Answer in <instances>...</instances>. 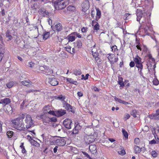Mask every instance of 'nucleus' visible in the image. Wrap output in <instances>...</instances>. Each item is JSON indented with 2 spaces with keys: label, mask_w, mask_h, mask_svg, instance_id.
Masks as SVG:
<instances>
[{
  "label": "nucleus",
  "mask_w": 159,
  "mask_h": 159,
  "mask_svg": "<svg viewBox=\"0 0 159 159\" xmlns=\"http://www.w3.org/2000/svg\"><path fill=\"white\" fill-rule=\"evenodd\" d=\"M83 154L85 155V156L88 158L89 159H92L90 156L89 155V154L86 152H83Z\"/></svg>",
  "instance_id": "53"
},
{
  "label": "nucleus",
  "mask_w": 159,
  "mask_h": 159,
  "mask_svg": "<svg viewBox=\"0 0 159 159\" xmlns=\"http://www.w3.org/2000/svg\"><path fill=\"white\" fill-rule=\"evenodd\" d=\"M75 35V36H76L77 37L79 38H81V35L79 34H78L77 32H74Z\"/></svg>",
  "instance_id": "52"
},
{
  "label": "nucleus",
  "mask_w": 159,
  "mask_h": 159,
  "mask_svg": "<svg viewBox=\"0 0 159 159\" xmlns=\"http://www.w3.org/2000/svg\"><path fill=\"white\" fill-rule=\"evenodd\" d=\"M31 143L32 145L37 147H39L40 146V144L37 141L31 139Z\"/></svg>",
  "instance_id": "23"
},
{
  "label": "nucleus",
  "mask_w": 159,
  "mask_h": 159,
  "mask_svg": "<svg viewBox=\"0 0 159 159\" xmlns=\"http://www.w3.org/2000/svg\"><path fill=\"white\" fill-rule=\"evenodd\" d=\"M6 36L7 37L9 40H11L12 39V36L11 35V33L9 30H7L6 32Z\"/></svg>",
  "instance_id": "24"
},
{
  "label": "nucleus",
  "mask_w": 159,
  "mask_h": 159,
  "mask_svg": "<svg viewBox=\"0 0 159 159\" xmlns=\"http://www.w3.org/2000/svg\"><path fill=\"white\" fill-rule=\"evenodd\" d=\"M152 155L153 157H157L158 154L155 151H152Z\"/></svg>",
  "instance_id": "44"
},
{
  "label": "nucleus",
  "mask_w": 159,
  "mask_h": 159,
  "mask_svg": "<svg viewBox=\"0 0 159 159\" xmlns=\"http://www.w3.org/2000/svg\"><path fill=\"white\" fill-rule=\"evenodd\" d=\"M11 102L10 99L9 98H5L0 100V105H1V107L9 104Z\"/></svg>",
  "instance_id": "7"
},
{
  "label": "nucleus",
  "mask_w": 159,
  "mask_h": 159,
  "mask_svg": "<svg viewBox=\"0 0 159 159\" xmlns=\"http://www.w3.org/2000/svg\"><path fill=\"white\" fill-rule=\"evenodd\" d=\"M65 39H67L68 40L69 42H73L75 41V37L74 32L69 34L68 36L66 37Z\"/></svg>",
  "instance_id": "12"
},
{
  "label": "nucleus",
  "mask_w": 159,
  "mask_h": 159,
  "mask_svg": "<svg viewBox=\"0 0 159 159\" xmlns=\"http://www.w3.org/2000/svg\"><path fill=\"white\" fill-rule=\"evenodd\" d=\"M123 80H118V83L120 85V88L121 89L125 85L124 83L122 81Z\"/></svg>",
  "instance_id": "40"
},
{
  "label": "nucleus",
  "mask_w": 159,
  "mask_h": 159,
  "mask_svg": "<svg viewBox=\"0 0 159 159\" xmlns=\"http://www.w3.org/2000/svg\"><path fill=\"white\" fill-rule=\"evenodd\" d=\"M58 99L62 101H64V100L65 98V96L61 95L58 97Z\"/></svg>",
  "instance_id": "48"
},
{
  "label": "nucleus",
  "mask_w": 159,
  "mask_h": 159,
  "mask_svg": "<svg viewBox=\"0 0 159 159\" xmlns=\"http://www.w3.org/2000/svg\"><path fill=\"white\" fill-rule=\"evenodd\" d=\"M25 115L22 114L18 118L12 120L11 122L13 125L16 129L20 131L25 130L26 129V128L25 127L23 122V119H25Z\"/></svg>",
  "instance_id": "1"
},
{
  "label": "nucleus",
  "mask_w": 159,
  "mask_h": 159,
  "mask_svg": "<svg viewBox=\"0 0 159 159\" xmlns=\"http://www.w3.org/2000/svg\"><path fill=\"white\" fill-rule=\"evenodd\" d=\"M66 113L65 110L60 109L56 111V116L57 117L62 116Z\"/></svg>",
  "instance_id": "14"
},
{
  "label": "nucleus",
  "mask_w": 159,
  "mask_h": 159,
  "mask_svg": "<svg viewBox=\"0 0 159 159\" xmlns=\"http://www.w3.org/2000/svg\"><path fill=\"white\" fill-rule=\"evenodd\" d=\"M14 82L12 81H10L7 84V86L8 88H11L14 85Z\"/></svg>",
  "instance_id": "38"
},
{
  "label": "nucleus",
  "mask_w": 159,
  "mask_h": 159,
  "mask_svg": "<svg viewBox=\"0 0 159 159\" xmlns=\"http://www.w3.org/2000/svg\"><path fill=\"white\" fill-rule=\"evenodd\" d=\"M2 107L3 109L6 110L7 112L10 111L12 110V108L11 106L8 104L5 105V106Z\"/></svg>",
  "instance_id": "17"
},
{
  "label": "nucleus",
  "mask_w": 159,
  "mask_h": 159,
  "mask_svg": "<svg viewBox=\"0 0 159 159\" xmlns=\"http://www.w3.org/2000/svg\"><path fill=\"white\" fill-rule=\"evenodd\" d=\"M47 112H48V113L51 115H52L53 116H56V111L55 112L54 111H51L50 110L49 111H47Z\"/></svg>",
  "instance_id": "47"
},
{
  "label": "nucleus",
  "mask_w": 159,
  "mask_h": 159,
  "mask_svg": "<svg viewBox=\"0 0 159 159\" xmlns=\"http://www.w3.org/2000/svg\"><path fill=\"white\" fill-rule=\"evenodd\" d=\"M44 111H48L49 109V106H46L44 107Z\"/></svg>",
  "instance_id": "63"
},
{
  "label": "nucleus",
  "mask_w": 159,
  "mask_h": 159,
  "mask_svg": "<svg viewBox=\"0 0 159 159\" xmlns=\"http://www.w3.org/2000/svg\"><path fill=\"white\" fill-rule=\"evenodd\" d=\"M148 56L149 59L150 60H151L152 61L154 62L155 61V59L152 57V56L151 54H149Z\"/></svg>",
  "instance_id": "50"
},
{
  "label": "nucleus",
  "mask_w": 159,
  "mask_h": 159,
  "mask_svg": "<svg viewBox=\"0 0 159 159\" xmlns=\"http://www.w3.org/2000/svg\"><path fill=\"white\" fill-rule=\"evenodd\" d=\"M34 65V63L32 61L29 62V66L30 67H33Z\"/></svg>",
  "instance_id": "62"
},
{
  "label": "nucleus",
  "mask_w": 159,
  "mask_h": 159,
  "mask_svg": "<svg viewBox=\"0 0 159 159\" xmlns=\"http://www.w3.org/2000/svg\"><path fill=\"white\" fill-rule=\"evenodd\" d=\"M21 83L23 85L29 87L32 85V82L30 80H24L21 81Z\"/></svg>",
  "instance_id": "15"
},
{
  "label": "nucleus",
  "mask_w": 159,
  "mask_h": 159,
  "mask_svg": "<svg viewBox=\"0 0 159 159\" xmlns=\"http://www.w3.org/2000/svg\"><path fill=\"white\" fill-rule=\"evenodd\" d=\"M77 45L76 46L78 48H81L82 47V43L81 41L79 40H77L76 42Z\"/></svg>",
  "instance_id": "35"
},
{
  "label": "nucleus",
  "mask_w": 159,
  "mask_h": 159,
  "mask_svg": "<svg viewBox=\"0 0 159 159\" xmlns=\"http://www.w3.org/2000/svg\"><path fill=\"white\" fill-rule=\"evenodd\" d=\"M25 121L26 129H28L32 127L33 126L34 122L32 119L31 116L29 115H27L26 116L25 115Z\"/></svg>",
  "instance_id": "2"
},
{
  "label": "nucleus",
  "mask_w": 159,
  "mask_h": 159,
  "mask_svg": "<svg viewBox=\"0 0 159 159\" xmlns=\"http://www.w3.org/2000/svg\"><path fill=\"white\" fill-rule=\"evenodd\" d=\"M39 12L43 17H48L49 16V13L46 9L41 8L39 10Z\"/></svg>",
  "instance_id": "10"
},
{
  "label": "nucleus",
  "mask_w": 159,
  "mask_h": 159,
  "mask_svg": "<svg viewBox=\"0 0 159 159\" xmlns=\"http://www.w3.org/2000/svg\"><path fill=\"white\" fill-rule=\"evenodd\" d=\"M125 120H127L129 119L130 117V116L129 114H126L125 115Z\"/></svg>",
  "instance_id": "60"
},
{
  "label": "nucleus",
  "mask_w": 159,
  "mask_h": 159,
  "mask_svg": "<svg viewBox=\"0 0 159 159\" xmlns=\"http://www.w3.org/2000/svg\"><path fill=\"white\" fill-rule=\"evenodd\" d=\"M144 32L145 33V34L147 35H149V33H148L147 32L148 30H150V28L149 26L148 25H146L145 26V27H144Z\"/></svg>",
  "instance_id": "26"
},
{
  "label": "nucleus",
  "mask_w": 159,
  "mask_h": 159,
  "mask_svg": "<svg viewBox=\"0 0 159 159\" xmlns=\"http://www.w3.org/2000/svg\"><path fill=\"white\" fill-rule=\"evenodd\" d=\"M90 152L93 154H95L97 152V147L95 145H91L89 147Z\"/></svg>",
  "instance_id": "13"
},
{
  "label": "nucleus",
  "mask_w": 159,
  "mask_h": 159,
  "mask_svg": "<svg viewBox=\"0 0 159 159\" xmlns=\"http://www.w3.org/2000/svg\"><path fill=\"white\" fill-rule=\"evenodd\" d=\"M40 70L44 72H47L48 70V67L46 66H41L40 67Z\"/></svg>",
  "instance_id": "25"
},
{
  "label": "nucleus",
  "mask_w": 159,
  "mask_h": 159,
  "mask_svg": "<svg viewBox=\"0 0 159 159\" xmlns=\"http://www.w3.org/2000/svg\"><path fill=\"white\" fill-rule=\"evenodd\" d=\"M62 104L63 107L66 110L73 113L75 112V108L68 104L65 101L63 102Z\"/></svg>",
  "instance_id": "3"
},
{
  "label": "nucleus",
  "mask_w": 159,
  "mask_h": 159,
  "mask_svg": "<svg viewBox=\"0 0 159 159\" xmlns=\"http://www.w3.org/2000/svg\"><path fill=\"white\" fill-rule=\"evenodd\" d=\"M134 152L135 153H139L141 152L140 148L137 146H135L134 147Z\"/></svg>",
  "instance_id": "31"
},
{
  "label": "nucleus",
  "mask_w": 159,
  "mask_h": 159,
  "mask_svg": "<svg viewBox=\"0 0 159 159\" xmlns=\"http://www.w3.org/2000/svg\"><path fill=\"white\" fill-rule=\"evenodd\" d=\"M58 147V146H56L55 148H53V152L54 153H56L57 152V149Z\"/></svg>",
  "instance_id": "61"
},
{
  "label": "nucleus",
  "mask_w": 159,
  "mask_h": 159,
  "mask_svg": "<svg viewBox=\"0 0 159 159\" xmlns=\"http://www.w3.org/2000/svg\"><path fill=\"white\" fill-rule=\"evenodd\" d=\"M24 143H21L20 147L21 149L22 152L23 153L25 154L26 152V151L25 149V147L24 146Z\"/></svg>",
  "instance_id": "28"
},
{
  "label": "nucleus",
  "mask_w": 159,
  "mask_h": 159,
  "mask_svg": "<svg viewBox=\"0 0 159 159\" xmlns=\"http://www.w3.org/2000/svg\"><path fill=\"white\" fill-rule=\"evenodd\" d=\"M139 141V139L138 138H136L134 139V143L136 144L138 143Z\"/></svg>",
  "instance_id": "64"
},
{
  "label": "nucleus",
  "mask_w": 159,
  "mask_h": 159,
  "mask_svg": "<svg viewBox=\"0 0 159 159\" xmlns=\"http://www.w3.org/2000/svg\"><path fill=\"white\" fill-rule=\"evenodd\" d=\"M99 29V26L98 23H96V24L94 25L93 27V30H98Z\"/></svg>",
  "instance_id": "43"
},
{
  "label": "nucleus",
  "mask_w": 159,
  "mask_h": 159,
  "mask_svg": "<svg viewBox=\"0 0 159 159\" xmlns=\"http://www.w3.org/2000/svg\"><path fill=\"white\" fill-rule=\"evenodd\" d=\"M50 35V32H49L45 31L43 34V39H46L49 37Z\"/></svg>",
  "instance_id": "22"
},
{
  "label": "nucleus",
  "mask_w": 159,
  "mask_h": 159,
  "mask_svg": "<svg viewBox=\"0 0 159 159\" xmlns=\"http://www.w3.org/2000/svg\"><path fill=\"white\" fill-rule=\"evenodd\" d=\"M48 82L52 86L56 85L58 84L57 80H48Z\"/></svg>",
  "instance_id": "21"
},
{
  "label": "nucleus",
  "mask_w": 159,
  "mask_h": 159,
  "mask_svg": "<svg viewBox=\"0 0 159 159\" xmlns=\"http://www.w3.org/2000/svg\"><path fill=\"white\" fill-rule=\"evenodd\" d=\"M136 66L140 70V73L141 75V70L143 69V66L142 63L136 64Z\"/></svg>",
  "instance_id": "29"
},
{
  "label": "nucleus",
  "mask_w": 159,
  "mask_h": 159,
  "mask_svg": "<svg viewBox=\"0 0 159 159\" xmlns=\"http://www.w3.org/2000/svg\"><path fill=\"white\" fill-rule=\"evenodd\" d=\"M95 139L93 136L91 135L85 137L84 140L86 144H89L94 142Z\"/></svg>",
  "instance_id": "6"
},
{
  "label": "nucleus",
  "mask_w": 159,
  "mask_h": 159,
  "mask_svg": "<svg viewBox=\"0 0 159 159\" xmlns=\"http://www.w3.org/2000/svg\"><path fill=\"white\" fill-rule=\"evenodd\" d=\"M2 16H4L5 15V10L4 9H2V11L1 12Z\"/></svg>",
  "instance_id": "59"
},
{
  "label": "nucleus",
  "mask_w": 159,
  "mask_h": 159,
  "mask_svg": "<svg viewBox=\"0 0 159 159\" xmlns=\"http://www.w3.org/2000/svg\"><path fill=\"white\" fill-rule=\"evenodd\" d=\"M73 73L74 74H75L76 75H80L81 74L82 72L81 70H75L73 71Z\"/></svg>",
  "instance_id": "30"
},
{
  "label": "nucleus",
  "mask_w": 159,
  "mask_h": 159,
  "mask_svg": "<svg viewBox=\"0 0 159 159\" xmlns=\"http://www.w3.org/2000/svg\"><path fill=\"white\" fill-rule=\"evenodd\" d=\"M63 1H61V2H54V4L55 7L56 8V9H57L59 7H60V6L61 4V3L62 2H63Z\"/></svg>",
  "instance_id": "42"
},
{
  "label": "nucleus",
  "mask_w": 159,
  "mask_h": 159,
  "mask_svg": "<svg viewBox=\"0 0 159 159\" xmlns=\"http://www.w3.org/2000/svg\"><path fill=\"white\" fill-rule=\"evenodd\" d=\"M53 72V70L52 69H49L48 68V71H47V72H46V73H48V74H50L51 73H52Z\"/></svg>",
  "instance_id": "54"
},
{
  "label": "nucleus",
  "mask_w": 159,
  "mask_h": 159,
  "mask_svg": "<svg viewBox=\"0 0 159 159\" xmlns=\"http://www.w3.org/2000/svg\"><path fill=\"white\" fill-rule=\"evenodd\" d=\"M51 28L54 31H57V32H59L61 31L62 29V25L59 23H58L54 27L52 26Z\"/></svg>",
  "instance_id": "9"
},
{
  "label": "nucleus",
  "mask_w": 159,
  "mask_h": 159,
  "mask_svg": "<svg viewBox=\"0 0 159 159\" xmlns=\"http://www.w3.org/2000/svg\"><path fill=\"white\" fill-rule=\"evenodd\" d=\"M114 99H115V100L116 101L120 103H122L123 102V100H121V99H120L119 98H118L116 97H115L114 98Z\"/></svg>",
  "instance_id": "45"
},
{
  "label": "nucleus",
  "mask_w": 159,
  "mask_h": 159,
  "mask_svg": "<svg viewBox=\"0 0 159 159\" xmlns=\"http://www.w3.org/2000/svg\"><path fill=\"white\" fill-rule=\"evenodd\" d=\"M37 7H35L33 5H32L31 7V9H30V10L31 11V13H35L37 11Z\"/></svg>",
  "instance_id": "33"
},
{
  "label": "nucleus",
  "mask_w": 159,
  "mask_h": 159,
  "mask_svg": "<svg viewBox=\"0 0 159 159\" xmlns=\"http://www.w3.org/2000/svg\"><path fill=\"white\" fill-rule=\"evenodd\" d=\"M67 9L68 11H73L75 10V7L73 6H69L67 7Z\"/></svg>",
  "instance_id": "39"
},
{
  "label": "nucleus",
  "mask_w": 159,
  "mask_h": 159,
  "mask_svg": "<svg viewBox=\"0 0 159 159\" xmlns=\"http://www.w3.org/2000/svg\"><path fill=\"white\" fill-rule=\"evenodd\" d=\"M66 6V5L65 2L63 1V2H62L61 3V4L60 7H59L57 9L59 10H61L64 9L65 7Z\"/></svg>",
  "instance_id": "32"
},
{
  "label": "nucleus",
  "mask_w": 159,
  "mask_h": 159,
  "mask_svg": "<svg viewBox=\"0 0 159 159\" xmlns=\"http://www.w3.org/2000/svg\"><path fill=\"white\" fill-rule=\"evenodd\" d=\"M138 112L135 109L133 110L130 112V114L134 117L135 118L137 117V115H138Z\"/></svg>",
  "instance_id": "27"
},
{
  "label": "nucleus",
  "mask_w": 159,
  "mask_h": 159,
  "mask_svg": "<svg viewBox=\"0 0 159 159\" xmlns=\"http://www.w3.org/2000/svg\"><path fill=\"white\" fill-rule=\"evenodd\" d=\"M135 64H138L141 63V59L140 57L137 55L134 59Z\"/></svg>",
  "instance_id": "20"
},
{
  "label": "nucleus",
  "mask_w": 159,
  "mask_h": 159,
  "mask_svg": "<svg viewBox=\"0 0 159 159\" xmlns=\"http://www.w3.org/2000/svg\"><path fill=\"white\" fill-rule=\"evenodd\" d=\"M5 53L4 50H0V63L2 60V58L3 57V54Z\"/></svg>",
  "instance_id": "37"
},
{
  "label": "nucleus",
  "mask_w": 159,
  "mask_h": 159,
  "mask_svg": "<svg viewBox=\"0 0 159 159\" xmlns=\"http://www.w3.org/2000/svg\"><path fill=\"white\" fill-rule=\"evenodd\" d=\"M81 31L83 33L84 32H86L87 31V28H85L84 27H83L81 29Z\"/></svg>",
  "instance_id": "56"
},
{
  "label": "nucleus",
  "mask_w": 159,
  "mask_h": 159,
  "mask_svg": "<svg viewBox=\"0 0 159 159\" xmlns=\"http://www.w3.org/2000/svg\"><path fill=\"white\" fill-rule=\"evenodd\" d=\"M117 47L116 45H114L111 48L112 49V50L113 51V50H114V51H116V50H117L118 49H117Z\"/></svg>",
  "instance_id": "58"
},
{
  "label": "nucleus",
  "mask_w": 159,
  "mask_h": 159,
  "mask_svg": "<svg viewBox=\"0 0 159 159\" xmlns=\"http://www.w3.org/2000/svg\"><path fill=\"white\" fill-rule=\"evenodd\" d=\"M63 123L65 127L67 129H70L73 126L72 121L71 119H66L65 120Z\"/></svg>",
  "instance_id": "4"
},
{
  "label": "nucleus",
  "mask_w": 159,
  "mask_h": 159,
  "mask_svg": "<svg viewBox=\"0 0 159 159\" xmlns=\"http://www.w3.org/2000/svg\"><path fill=\"white\" fill-rule=\"evenodd\" d=\"M96 10L97 11L96 17L95 20L96 21H98V20L101 18V12L99 8H96Z\"/></svg>",
  "instance_id": "18"
},
{
  "label": "nucleus",
  "mask_w": 159,
  "mask_h": 159,
  "mask_svg": "<svg viewBox=\"0 0 159 159\" xmlns=\"http://www.w3.org/2000/svg\"><path fill=\"white\" fill-rule=\"evenodd\" d=\"M152 82L155 85H157L159 84V80H152Z\"/></svg>",
  "instance_id": "49"
},
{
  "label": "nucleus",
  "mask_w": 159,
  "mask_h": 159,
  "mask_svg": "<svg viewBox=\"0 0 159 159\" xmlns=\"http://www.w3.org/2000/svg\"><path fill=\"white\" fill-rule=\"evenodd\" d=\"M42 120L43 123H46V124H49L50 122V117L47 116L45 115H44L43 117Z\"/></svg>",
  "instance_id": "19"
},
{
  "label": "nucleus",
  "mask_w": 159,
  "mask_h": 159,
  "mask_svg": "<svg viewBox=\"0 0 159 159\" xmlns=\"http://www.w3.org/2000/svg\"><path fill=\"white\" fill-rule=\"evenodd\" d=\"M56 144L60 146H62L66 144V141L64 139L61 138L57 139L55 141Z\"/></svg>",
  "instance_id": "8"
},
{
  "label": "nucleus",
  "mask_w": 159,
  "mask_h": 159,
  "mask_svg": "<svg viewBox=\"0 0 159 159\" xmlns=\"http://www.w3.org/2000/svg\"><path fill=\"white\" fill-rule=\"evenodd\" d=\"M159 115V109L157 110L155 113H153L149 115V117L151 119L157 120Z\"/></svg>",
  "instance_id": "11"
},
{
  "label": "nucleus",
  "mask_w": 159,
  "mask_h": 159,
  "mask_svg": "<svg viewBox=\"0 0 159 159\" xmlns=\"http://www.w3.org/2000/svg\"><path fill=\"white\" fill-rule=\"evenodd\" d=\"M135 66V63L134 61H131L129 63V66L131 67H134Z\"/></svg>",
  "instance_id": "55"
},
{
  "label": "nucleus",
  "mask_w": 159,
  "mask_h": 159,
  "mask_svg": "<svg viewBox=\"0 0 159 159\" xmlns=\"http://www.w3.org/2000/svg\"><path fill=\"white\" fill-rule=\"evenodd\" d=\"M50 122H56L57 121V119L55 117H52L51 118H50Z\"/></svg>",
  "instance_id": "46"
},
{
  "label": "nucleus",
  "mask_w": 159,
  "mask_h": 159,
  "mask_svg": "<svg viewBox=\"0 0 159 159\" xmlns=\"http://www.w3.org/2000/svg\"><path fill=\"white\" fill-rule=\"evenodd\" d=\"M122 132L125 138H128V134L126 130L124 129H122Z\"/></svg>",
  "instance_id": "36"
},
{
  "label": "nucleus",
  "mask_w": 159,
  "mask_h": 159,
  "mask_svg": "<svg viewBox=\"0 0 159 159\" xmlns=\"http://www.w3.org/2000/svg\"><path fill=\"white\" fill-rule=\"evenodd\" d=\"M89 76V74H87L85 76L84 75H82L81 76V78L80 80H87Z\"/></svg>",
  "instance_id": "41"
},
{
  "label": "nucleus",
  "mask_w": 159,
  "mask_h": 159,
  "mask_svg": "<svg viewBox=\"0 0 159 159\" xmlns=\"http://www.w3.org/2000/svg\"><path fill=\"white\" fill-rule=\"evenodd\" d=\"M136 15L137 16V20L138 21H139L141 18L143 16V13L141 11H138L136 13Z\"/></svg>",
  "instance_id": "16"
},
{
  "label": "nucleus",
  "mask_w": 159,
  "mask_h": 159,
  "mask_svg": "<svg viewBox=\"0 0 159 159\" xmlns=\"http://www.w3.org/2000/svg\"><path fill=\"white\" fill-rule=\"evenodd\" d=\"M83 11H86L89 8L90 4L88 0H84L83 2L81 5Z\"/></svg>",
  "instance_id": "5"
},
{
  "label": "nucleus",
  "mask_w": 159,
  "mask_h": 159,
  "mask_svg": "<svg viewBox=\"0 0 159 159\" xmlns=\"http://www.w3.org/2000/svg\"><path fill=\"white\" fill-rule=\"evenodd\" d=\"M13 132L12 131H8L7 132V135L9 138H11L13 135Z\"/></svg>",
  "instance_id": "34"
},
{
  "label": "nucleus",
  "mask_w": 159,
  "mask_h": 159,
  "mask_svg": "<svg viewBox=\"0 0 159 159\" xmlns=\"http://www.w3.org/2000/svg\"><path fill=\"white\" fill-rule=\"evenodd\" d=\"M156 143V141L154 139H153V140H152L151 141H149V143L152 144H155Z\"/></svg>",
  "instance_id": "57"
},
{
  "label": "nucleus",
  "mask_w": 159,
  "mask_h": 159,
  "mask_svg": "<svg viewBox=\"0 0 159 159\" xmlns=\"http://www.w3.org/2000/svg\"><path fill=\"white\" fill-rule=\"evenodd\" d=\"M44 115H38L36 116V118L39 120H40L41 119H43V117L44 116Z\"/></svg>",
  "instance_id": "51"
}]
</instances>
